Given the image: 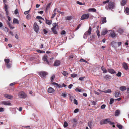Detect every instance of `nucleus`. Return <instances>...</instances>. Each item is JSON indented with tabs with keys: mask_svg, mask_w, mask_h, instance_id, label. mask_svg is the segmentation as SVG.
<instances>
[{
	"mask_svg": "<svg viewBox=\"0 0 129 129\" xmlns=\"http://www.w3.org/2000/svg\"><path fill=\"white\" fill-rule=\"evenodd\" d=\"M68 123L66 121H65L64 122V124H63V126L64 127H67L68 126Z\"/></svg>",
	"mask_w": 129,
	"mask_h": 129,
	"instance_id": "obj_44",
	"label": "nucleus"
},
{
	"mask_svg": "<svg viewBox=\"0 0 129 129\" xmlns=\"http://www.w3.org/2000/svg\"><path fill=\"white\" fill-rule=\"evenodd\" d=\"M104 120H101L100 122V124L101 125H102L104 124H105V123H104Z\"/></svg>",
	"mask_w": 129,
	"mask_h": 129,
	"instance_id": "obj_60",
	"label": "nucleus"
},
{
	"mask_svg": "<svg viewBox=\"0 0 129 129\" xmlns=\"http://www.w3.org/2000/svg\"><path fill=\"white\" fill-rule=\"evenodd\" d=\"M77 3L80 5H85V3H84L83 4L82 3L80 2L79 1H77Z\"/></svg>",
	"mask_w": 129,
	"mask_h": 129,
	"instance_id": "obj_50",
	"label": "nucleus"
},
{
	"mask_svg": "<svg viewBox=\"0 0 129 129\" xmlns=\"http://www.w3.org/2000/svg\"><path fill=\"white\" fill-rule=\"evenodd\" d=\"M2 29L6 32H7L8 31V29L6 27L3 28Z\"/></svg>",
	"mask_w": 129,
	"mask_h": 129,
	"instance_id": "obj_45",
	"label": "nucleus"
},
{
	"mask_svg": "<svg viewBox=\"0 0 129 129\" xmlns=\"http://www.w3.org/2000/svg\"><path fill=\"white\" fill-rule=\"evenodd\" d=\"M75 90L76 91H78L79 92H81L82 91L81 89H79L78 88H76L75 89Z\"/></svg>",
	"mask_w": 129,
	"mask_h": 129,
	"instance_id": "obj_43",
	"label": "nucleus"
},
{
	"mask_svg": "<svg viewBox=\"0 0 129 129\" xmlns=\"http://www.w3.org/2000/svg\"><path fill=\"white\" fill-rule=\"evenodd\" d=\"M81 25V24H79L77 27L76 29V30H77L80 27Z\"/></svg>",
	"mask_w": 129,
	"mask_h": 129,
	"instance_id": "obj_63",
	"label": "nucleus"
},
{
	"mask_svg": "<svg viewBox=\"0 0 129 129\" xmlns=\"http://www.w3.org/2000/svg\"><path fill=\"white\" fill-rule=\"evenodd\" d=\"M60 61L58 60H56L55 61L54 63V66H58L60 64Z\"/></svg>",
	"mask_w": 129,
	"mask_h": 129,
	"instance_id": "obj_14",
	"label": "nucleus"
},
{
	"mask_svg": "<svg viewBox=\"0 0 129 129\" xmlns=\"http://www.w3.org/2000/svg\"><path fill=\"white\" fill-rule=\"evenodd\" d=\"M34 28L35 31L36 32L38 33V32L39 30V26L36 22L34 23Z\"/></svg>",
	"mask_w": 129,
	"mask_h": 129,
	"instance_id": "obj_6",
	"label": "nucleus"
},
{
	"mask_svg": "<svg viewBox=\"0 0 129 129\" xmlns=\"http://www.w3.org/2000/svg\"><path fill=\"white\" fill-rule=\"evenodd\" d=\"M55 75H53L51 77V81L52 82L53 81L54 79L55 78Z\"/></svg>",
	"mask_w": 129,
	"mask_h": 129,
	"instance_id": "obj_41",
	"label": "nucleus"
},
{
	"mask_svg": "<svg viewBox=\"0 0 129 129\" xmlns=\"http://www.w3.org/2000/svg\"><path fill=\"white\" fill-rule=\"evenodd\" d=\"M6 67L8 69L10 68L11 66L12 63L10 61L9 59H5L4 60Z\"/></svg>",
	"mask_w": 129,
	"mask_h": 129,
	"instance_id": "obj_2",
	"label": "nucleus"
},
{
	"mask_svg": "<svg viewBox=\"0 0 129 129\" xmlns=\"http://www.w3.org/2000/svg\"><path fill=\"white\" fill-rule=\"evenodd\" d=\"M53 27L52 28L57 29L58 27V24L57 23H54L52 24Z\"/></svg>",
	"mask_w": 129,
	"mask_h": 129,
	"instance_id": "obj_17",
	"label": "nucleus"
},
{
	"mask_svg": "<svg viewBox=\"0 0 129 129\" xmlns=\"http://www.w3.org/2000/svg\"><path fill=\"white\" fill-rule=\"evenodd\" d=\"M104 123L105 124H107L108 123L109 121L110 120V119L109 118L106 119H104Z\"/></svg>",
	"mask_w": 129,
	"mask_h": 129,
	"instance_id": "obj_33",
	"label": "nucleus"
},
{
	"mask_svg": "<svg viewBox=\"0 0 129 129\" xmlns=\"http://www.w3.org/2000/svg\"><path fill=\"white\" fill-rule=\"evenodd\" d=\"M123 68L126 70H127L128 69L127 64L125 62H124L122 64Z\"/></svg>",
	"mask_w": 129,
	"mask_h": 129,
	"instance_id": "obj_16",
	"label": "nucleus"
},
{
	"mask_svg": "<svg viewBox=\"0 0 129 129\" xmlns=\"http://www.w3.org/2000/svg\"><path fill=\"white\" fill-rule=\"evenodd\" d=\"M62 74L63 75L65 76L68 75V73L67 72L65 71H63Z\"/></svg>",
	"mask_w": 129,
	"mask_h": 129,
	"instance_id": "obj_34",
	"label": "nucleus"
},
{
	"mask_svg": "<svg viewBox=\"0 0 129 129\" xmlns=\"http://www.w3.org/2000/svg\"><path fill=\"white\" fill-rule=\"evenodd\" d=\"M47 74V73L45 72H41L39 73V75L42 77H43Z\"/></svg>",
	"mask_w": 129,
	"mask_h": 129,
	"instance_id": "obj_9",
	"label": "nucleus"
},
{
	"mask_svg": "<svg viewBox=\"0 0 129 129\" xmlns=\"http://www.w3.org/2000/svg\"><path fill=\"white\" fill-rule=\"evenodd\" d=\"M2 104L5 105H11V103L9 102L3 101V102H2Z\"/></svg>",
	"mask_w": 129,
	"mask_h": 129,
	"instance_id": "obj_13",
	"label": "nucleus"
},
{
	"mask_svg": "<svg viewBox=\"0 0 129 129\" xmlns=\"http://www.w3.org/2000/svg\"><path fill=\"white\" fill-rule=\"evenodd\" d=\"M4 96L6 98L10 100L12 99L13 98L12 96L7 94H4Z\"/></svg>",
	"mask_w": 129,
	"mask_h": 129,
	"instance_id": "obj_11",
	"label": "nucleus"
},
{
	"mask_svg": "<svg viewBox=\"0 0 129 129\" xmlns=\"http://www.w3.org/2000/svg\"><path fill=\"white\" fill-rule=\"evenodd\" d=\"M124 12L126 13L129 14V8H126Z\"/></svg>",
	"mask_w": 129,
	"mask_h": 129,
	"instance_id": "obj_31",
	"label": "nucleus"
},
{
	"mask_svg": "<svg viewBox=\"0 0 129 129\" xmlns=\"http://www.w3.org/2000/svg\"><path fill=\"white\" fill-rule=\"evenodd\" d=\"M30 9H29V10L26 11L24 12V14L25 15H26L28 14V13L29 12Z\"/></svg>",
	"mask_w": 129,
	"mask_h": 129,
	"instance_id": "obj_56",
	"label": "nucleus"
},
{
	"mask_svg": "<svg viewBox=\"0 0 129 129\" xmlns=\"http://www.w3.org/2000/svg\"><path fill=\"white\" fill-rule=\"evenodd\" d=\"M31 16L29 14H28L26 16V18L28 20L30 19L31 18Z\"/></svg>",
	"mask_w": 129,
	"mask_h": 129,
	"instance_id": "obj_37",
	"label": "nucleus"
},
{
	"mask_svg": "<svg viewBox=\"0 0 129 129\" xmlns=\"http://www.w3.org/2000/svg\"><path fill=\"white\" fill-rule=\"evenodd\" d=\"M80 62H85V63H88V62L86 61L85 60H84V59H83L82 58L80 60Z\"/></svg>",
	"mask_w": 129,
	"mask_h": 129,
	"instance_id": "obj_36",
	"label": "nucleus"
},
{
	"mask_svg": "<svg viewBox=\"0 0 129 129\" xmlns=\"http://www.w3.org/2000/svg\"><path fill=\"white\" fill-rule=\"evenodd\" d=\"M19 97L20 98L24 99L27 96V95L23 91L19 92L18 94Z\"/></svg>",
	"mask_w": 129,
	"mask_h": 129,
	"instance_id": "obj_4",
	"label": "nucleus"
},
{
	"mask_svg": "<svg viewBox=\"0 0 129 129\" xmlns=\"http://www.w3.org/2000/svg\"><path fill=\"white\" fill-rule=\"evenodd\" d=\"M92 28L91 26H89L88 30L84 34L83 37L84 39H86L88 35H90L91 33Z\"/></svg>",
	"mask_w": 129,
	"mask_h": 129,
	"instance_id": "obj_3",
	"label": "nucleus"
},
{
	"mask_svg": "<svg viewBox=\"0 0 129 129\" xmlns=\"http://www.w3.org/2000/svg\"><path fill=\"white\" fill-rule=\"evenodd\" d=\"M109 2V0H106L103 2V4L105 5L106 3L108 4Z\"/></svg>",
	"mask_w": 129,
	"mask_h": 129,
	"instance_id": "obj_48",
	"label": "nucleus"
},
{
	"mask_svg": "<svg viewBox=\"0 0 129 129\" xmlns=\"http://www.w3.org/2000/svg\"><path fill=\"white\" fill-rule=\"evenodd\" d=\"M56 15V13H55V12H54V13L52 15L51 17V18H54V17Z\"/></svg>",
	"mask_w": 129,
	"mask_h": 129,
	"instance_id": "obj_59",
	"label": "nucleus"
},
{
	"mask_svg": "<svg viewBox=\"0 0 129 129\" xmlns=\"http://www.w3.org/2000/svg\"><path fill=\"white\" fill-rule=\"evenodd\" d=\"M56 28H51V30L52 32L54 33V34H56L57 33V32L56 31Z\"/></svg>",
	"mask_w": 129,
	"mask_h": 129,
	"instance_id": "obj_20",
	"label": "nucleus"
},
{
	"mask_svg": "<svg viewBox=\"0 0 129 129\" xmlns=\"http://www.w3.org/2000/svg\"><path fill=\"white\" fill-rule=\"evenodd\" d=\"M121 73L120 72H119L118 73L116 74V75L118 77H120L121 76Z\"/></svg>",
	"mask_w": 129,
	"mask_h": 129,
	"instance_id": "obj_52",
	"label": "nucleus"
},
{
	"mask_svg": "<svg viewBox=\"0 0 129 129\" xmlns=\"http://www.w3.org/2000/svg\"><path fill=\"white\" fill-rule=\"evenodd\" d=\"M126 3V0H122L121 2V6H124Z\"/></svg>",
	"mask_w": 129,
	"mask_h": 129,
	"instance_id": "obj_19",
	"label": "nucleus"
},
{
	"mask_svg": "<svg viewBox=\"0 0 129 129\" xmlns=\"http://www.w3.org/2000/svg\"><path fill=\"white\" fill-rule=\"evenodd\" d=\"M107 31V30L106 29H105L104 30H103L101 34L102 35H104L106 34Z\"/></svg>",
	"mask_w": 129,
	"mask_h": 129,
	"instance_id": "obj_27",
	"label": "nucleus"
},
{
	"mask_svg": "<svg viewBox=\"0 0 129 129\" xmlns=\"http://www.w3.org/2000/svg\"><path fill=\"white\" fill-rule=\"evenodd\" d=\"M13 23H14L19 24V22L18 19L16 18H14L13 20Z\"/></svg>",
	"mask_w": 129,
	"mask_h": 129,
	"instance_id": "obj_23",
	"label": "nucleus"
},
{
	"mask_svg": "<svg viewBox=\"0 0 129 129\" xmlns=\"http://www.w3.org/2000/svg\"><path fill=\"white\" fill-rule=\"evenodd\" d=\"M117 43V42L115 41H113L111 42V45L113 47H115L116 44Z\"/></svg>",
	"mask_w": 129,
	"mask_h": 129,
	"instance_id": "obj_30",
	"label": "nucleus"
},
{
	"mask_svg": "<svg viewBox=\"0 0 129 129\" xmlns=\"http://www.w3.org/2000/svg\"><path fill=\"white\" fill-rule=\"evenodd\" d=\"M79 111V110L78 109H76L74 111V113H77Z\"/></svg>",
	"mask_w": 129,
	"mask_h": 129,
	"instance_id": "obj_58",
	"label": "nucleus"
},
{
	"mask_svg": "<svg viewBox=\"0 0 129 129\" xmlns=\"http://www.w3.org/2000/svg\"><path fill=\"white\" fill-rule=\"evenodd\" d=\"M118 32L120 34H121L123 32V30L122 29H119L118 30Z\"/></svg>",
	"mask_w": 129,
	"mask_h": 129,
	"instance_id": "obj_51",
	"label": "nucleus"
},
{
	"mask_svg": "<svg viewBox=\"0 0 129 129\" xmlns=\"http://www.w3.org/2000/svg\"><path fill=\"white\" fill-rule=\"evenodd\" d=\"M51 3L50 2L49 3L48 5H47L46 7V10H47L49 8H50V6L51 5Z\"/></svg>",
	"mask_w": 129,
	"mask_h": 129,
	"instance_id": "obj_35",
	"label": "nucleus"
},
{
	"mask_svg": "<svg viewBox=\"0 0 129 129\" xmlns=\"http://www.w3.org/2000/svg\"><path fill=\"white\" fill-rule=\"evenodd\" d=\"M38 19H43L44 20V19L42 18V17L40 16H37L36 17Z\"/></svg>",
	"mask_w": 129,
	"mask_h": 129,
	"instance_id": "obj_53",
	"label": "nucleus"
},
{
	"mask_svg": "<svg viewBox=\"0 0 129 129\" xmlns=\"http://www.w3.org/2000/svg\"><path fill=\"white\" fill-rule=\"evenodd\" d=\"M106 107V105H102L101 107V108L102 109H104Z\"/></svg>",
	"mask_w": 129,
	"mask_h": 129,
	"instance_id": "obj_61",
	"label": "nucleus"
},
{
	"mask_svg": "<svg viewBox=\"0 0 129 129\" xmlns=\"http://www.w3.org/2000/svg\"><path fill=\"white\" fill-rule=\"evenodd\" d=\"M77 120L76 118L73 119L71 121V122L73 125V126L74 127L75 126L77 123Z\"/></svg>",
	"mask_w": 129,
	"mask_h": 129,
	"instance_id": "obj_8",
	"label": "nucleus"
},
{
	"mask_svg": "<svg viewBox=\"0 0 129 129\" xmlns=\"http://www.w3.org/2000/svg\"><path fill=\"white\" fill-rule=\"evenodd\" d=\"M61 96L65 98L66 97L67 95L65 93H63L62 94Z\"/></svg>",
	"mask_w": 129,
	"mask_h": 129,
	"instance_id": "obj_42",
	"label": "nucleus"
},
{
	"mask_svg": "<svg viewBox=\"0 0 129 129\" xmlns=\"http://www.w3.org/2000/svg\"><path fill=\"white\" fill-rule=\"evenodd\" d=\"M89 16V14H83L80 18L81 20H84V19H88Z\"/></svg>",
	"mask_w": 129,
	"mask_h": 129,
	"instance_id": "obj_5",
	"label": "nucleus"
},
{
	"mask_svg": "<svg viewBox=\"0 0 129 129\" xmlns=\"http://www.w3.org/2000/svg\"><path fill=\"white\" fill-rule=\"evenodd\" d=\"M47 56L46 55H45L43 57V60L44 63H45L49 64V62L47 59Z\"/></svg>",
	"mask_w": 129,
	"mask_h": 129,
	"instance_id": "obj_7",
	"label": "nucleus"
},
{
	"mask_svg": "<svg viewBox=\"0 0 129 129\" xmlns=\"http://www.w3.org/2000/svg\"><path fill=\"white\" fill-rule=\"evenodd\" d=\"M108 123L111 125H114L115 124L114 122L111 121L110 120L109 121Z\"/></svg>",
	"mask_w": 129,
	"mask_h": 129,
	"instance_id": "obj_47",
	"label": "nucleus"
},
{
	"mask_svg": "<svg viewBox=\"0 0 129 129\" xmlns=\"http://www.w3.org/2000/svg\"><path fill=\"white\" fill-rule=\"evenodd\" d=\"M88 11L89 12H96V10L95 8H90L88 9Z\"/></svg>",
	"mask_w": 129,
	"mask_h": 129,
	"instance_id": "obj_15",
	"label": "nucleus"
},
{
	"mask_svg": "<svg viewBox=\"0 0 129 129\" xmlns=\"http://www.w3.org/2000/svg\"><path fill=\"white\" fill-rule=\"evenodd\" d=\"M117 126L118 128L119 129H122V126L120 124H117Z\"/></svg>",
	"mask_w": 129,
	"mask_h": 129,
	"instance_id": "obj_38",
	"label": "nucleus"
},
{
	"mask_svg": "<svg viewBox=\"0 0 129 129\" xmlns=\"http://www.w3.org/2000/svg\"><path fill=\"white\" fill-rule=\"evenodd\" d=\"M115 7V3L112 2H109L108 3L106 4L105 6V9L108 10H112L114 9Z\"/></svg>",
	"mask_w": 129,
	"mask_h": 129,
	"instance_id": "obj_1",
	"label": "nucleus"
},
{
	"mask_svg": "<svg viewBox=\"0 0 129 129\" xmlns=\"http://www.w3.org/2000/svg\"><path fill=\"white\" fill-rule=\"evenodd\" d=\"M101 69L103 71L104 73H106L107 72V70L105 69L104 66H102L101 68Z\"/></svg>",
	"mask_w": 129,
	"mask_h": 129,
	"instance_id": "obj_18",
	"label": "nucleus"
},
{
	"mask_svg": "<svg viewBox=\"0 0 129 129\" xmlns=\"http://www.w3.org/2000/svg\"><path fill=\"white\" fill-rule=\"evenodd\" d=\"M114 100L113 99H112V98L110 100V102L109 103L110 104V105H111L114 102Z\"/></svg>",
	"mask_w": 129,
	"mask_h": 129,
	"instance_id": "obj_40",
	"label": "nucleus"
},
{
	"mask_svg": "<svg viewBox=\"0 0 129 129\" xmlns=\"http://www.w3.org/2000/svg\"><path fill=\"white\" fill-rule=\"evenodd\" d=\"M14 13L16 14H18V10L17 9H16L14 11Z\"/></svg>",
	"mask_w": 129,
	"mask_h": 129,
	"instance_id": "obj_62",
	"label": "nucleus"
},
{
	"mask_svg": "<svg viewBox=\"0 0 129 129\" xmlns=\"http://www.w3.org/2000/svg\"><path fill=\"white\" fill-rule=\"evenodd\" d=\"M77 74H73L71 75V77L73 78H74L77 76Z\"/></svg>",
	"mask_w": 129,
	"mask_h": 129,
	"instance_id": "obj_55",
	"label": "nucleus"
},
{
	"mask_svg": "<svg viewBox=\"0 0 129 129\" xmlns=\"http://www.w3.org/2000/svg\"><path fill=\"white\" fill-rule=\"evenodd\" d=\"M111 91L110 89H108L107 90H105L103 91V92L106 93H110Z\"/></svg>",
	"mask_w": 129,
	"mask_h": 129,
	"instance_id": "obj_32",
	"label": "nucleus"
},
{
	"mask_svg": "<svg viewBox=\"0 0 129 129\" xmlns=\"http://www.w3.org/2000/svg\"><path fill=\"white\" fill-rule=\"evenodd\" d=\"M37 51L38 52H39L40 53H45V52L44 51L40 50H37Z\"/></svg>",
	"mask_w": 129,
	"mask_h": 129,
	"instance_id": "obj_49",
	"label": "nucleus"
},
{
	"mask_svg": "<svg viewBox=\"0 0 129 129\" xmlns=\"http://www.w3.org/2000/svg\"><path fill=\"white\" fill-rule=\"evenodd\" d=\"M74 104L77 105L78 104L77 101L75 99H74Z\"/></svg>",
	"mask_w": 129,
	"mask_h": 129,
	"instance_id": "obj_54",
	"label": "nucleus"
},
{
	"mask_svg": "<svg viewBox=\"0 0 129 129\" xmlns=\"http://www.w3.org/2000/svg\"><path fill=\"white\" fill-rule=\"evenodd\" d=\"M57 86L59 88H61L62 87V86L61 85L58 84Z\"/></svg>",
	"mask_w": 129,
	"mask_h": 129,
	"instance_id": "obj_64",
	"label": "nucleus"
},
{
	"mask_svg": "<svg viewBox=\"0 0 129 129\" xmlns=\"http://www.w3.org/2000/svg\"><path fill=\"white\" fill-rule=\"evenodd\" d=\"M110 36L112 38L116 36L115 33L113 31L110 34Z\"/></svg>",
	"mask_w": 129,
	"mask_h": 129,
	"instance_id": "obj_29",
	"label": "nucleus"
},
{
	"mask_svg": "<svg viewBox=\"0 0 129 129\" xmlns=\"http://www.w3.org/2000/svg\"><path fill=\"white\" fill-rule=\"evenodd\" d=\"M47 91L49 93H52L55 91V90L52 88L50 87L48 89Z\"/></svg>",
	"mask_w": 129,
	"mask_h": 129,
	"instance_id": "obj_10",
	"label": "nucleus"
},
{
	"mask_svg": "<svg viewBox=\"0 0 129 129\" xmlns=\"http://www.w3.org/2000/svg\"><path fill=\"white\" fill-rule=\"evenodd\" d=\"M46 23L49 25H50L52 24V21L49 20H46Z\"/></svg>",
	"mask_w": 129,
	"mask_h": 129,
	"instance_id": "obj_28",
	"label": "nucleus"
},
{
	"mask_svg": "<svg viewBox=\"0 0 129 129\" xmlns=\"http://www.w3.org/2000/svg\"><path fill=\"white\" fill-rule=\"evenodd\" d=\"M120 114V111L117 110H116L115 113V116H118Z\"/></svg>",
	"mask_w": 129,
	"mask_h": 129,
	"instance_id": "obj_24",
	"label": "nucleus"
},
{
	"mask_svg": "<svg viewBox=\"0 0 129 129\" xmlns=\"http://www.w3.org/2000/svg\"><path fill=\"white\" fill-rule=\"evenodd\" d=\"M66 33V31L64 30H63L61 32V34L62 35H63L65 34Z\"/></svg>",
	"mask_w": 129,
	"mask_h": 129,
	"instance_id": "obj_57",
	"label": "nucleus"
},
{
	"mask_svg": "<svg viewBox=\"0 0 129 129\" xmlns=\"http://www.w3.org/2000/svg\"><path fill=\"white\" fill-rule=\"evenodd\" d=\"M93 124V122L91 121H90L88 123V126L90 128L92 127V125Z\"/></svg>",
	"mask_w": 129,
	"mask_h": 129,
	"instance_id": "obj_22",
	"label": "nucleus"
},
{
	"mask_svg": "<svg viewBox=\"0 0 129 129\" xmlns=\"http://www.w3.org/2000/svg\"><path fill=\"white\" fill-rule=\"evenodd\" d=\"M102 21L103 23H105L107 21L106 20V17H102Z\"/></svg>",
	"mask_w": 129,
	"mask_h": 129,
	"instance_id": "obj_21",
	"label": "nucleus"
},
{
	"mask_svg": "<svg viewBox=\"0 0 129 129\" xmlns=\"http://www.w3.org/2000/svg\"><path fill=\"white\" fill-rule=\"evenodd\" d=\"M120 96V94L119 92H115V96L116 97H118Z\"/></svg>",
	"mask_w": 129,
	"mask_h": 129,
	"instance_id": "obj_25",
	"label": "nucleus"
},
{
	"mask_svg": "<svg viewBox=\"0 0 129 129\" xmlns=\"http://www.w3.org/2000/svg\"><path fill=\"white\" fill-rule=\"evenodd\" d=\"M120 89L121 91H123L126 89V87L125 86H122L120 87Z\"/></svg>",
	"mask_w": 129,
	"mask_h": 129,
	"instance_id": "obj_26",
	"label": "nucleus"
},
{
	"mask_svg": "<svg viewBox=\"0 0 129 129\" xmlns=\"http://www.w3.org/2000/svg\"><path fill=\"white\" fill-rule=\"evenodd\" d=\"M72 19V17L71 16H67L66 18V20H70Z\"/></svg>",
	"mask_w": 129,
	"mask_h": 129,
	"instance_id": "obj_39",
	"label": "nucleus"
},
{
	"mask_svg": "<svg viewBox=\"0 0 129 129\" xmlns=\"http://www.w3.org/2000/svg\"><path fill=\"white\" fill-rule=\"evenodd\" d=\"M108 71L109 73L111 74H114L116 73L115 71L112 69H108Z\"/></svg>",
	"mask_w": 129,
	"mask_h": 129,
	"instance_id": "obj_12",
	"label": "nucleus"
},
{
	"mask_svg": "<svg viewBox=\"0 0 129 129\" xmlns=\"http://www.w3.org/2000/svg\"><path fill=\"white\" fill-rule=\"evenodd\" d=\"M105 78L106 79H110L111 78V77L109 75H107L105 76Z\"/></svg>",
	"mask_w": 129,
	"mask_h": 129,
	"instance_id": "obj_46",
	"label": "nucleus"
}]
</instances>
